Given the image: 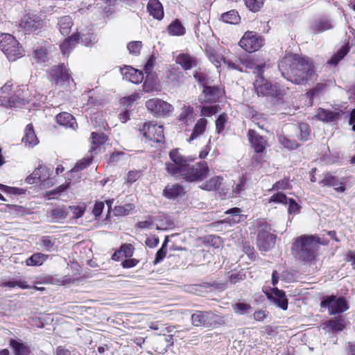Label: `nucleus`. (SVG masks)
Here are the masks:
<instances>
[{"label": "nucleus", "mask_w": 355, "mask_h": 355, "mask_svg": "<svg viewBox=\"0 0 355 355\" xmlns=\"http://www.w3.org/2000/svg\"><path fill=\"white\" fill-rule=\"evenodd\" d=\"M300 129V139L302 141H306L309 139L310 135V129L306 123H301L299 126Z\"/></svg>", "instance_id": "nucleus-53"}, {"label": "nucleus", "mask_w": 355, "mask_h": 355, "mask_svg": "<svg viewBox=\"0 0 355 355\" xmlns=\"http://www.w3.org/2000/svg\"><path fill=\"white\" fill-rule=\"evenodd\" d=\"M80 34L79 40H81V42L85 46H89L91 44H93L96 41V36L93 34L88 33V34Z\"/></svg>", "instance_id": "nucleus-54"}, {"label": "nucleus", "mask_w": 355, "mask_h": 355, "mask_svg": "<svg viewBox=\"0 0 355 355\" xmlns=\"http://www.w3.org/2000/svg\"><path fill=\"white\" fill-rule=\"evenodd\" d=\"M79 33L74 34L71 37L66 39L60 45V49L64 55H68L69 52L76 46V44L79 40Z\"/></svg>", "instance_id": "nucleus-32"}, {"label": "nucleus", "mask_w": 355, "mask_h": 355, "mask_svg": "<svg viewBox=\"0 0 355 355\" xmlns=\"http://www.w3.org/2000/svg\"><path fill=\"white\" fill-rule=\"evenodd\" d=\"M279 141L284 148L290 150L295 149L298 147V144L295 140L289 139L282 135L279 137Z\"/></svg>", "instance_id": "nucleus-45"}, {"label": "nucleus", "mask_w": 355, "mask_h": 355, "mask_svg": "<svg viewBox=\"0 0 355 355\" xmlns=\"http://www.w3.org/2000/svg\"><path fill=\"white\" fill-rule=\"evenodd\" d=\"M106 137L103 134H98L96 132L92 133V147L91 151H95L96 148L106 141Z\"/></svg>", "instance_id": "nucleus-41"}, {"label": "nucleus", "mask_w": 355, "mask_h": 355, "mask_svg": "<svg viewBox=\"0 0 355 355\" xmlns=\"http://www.w3.org/2000/svg\"><path fill=\"white\" fill-rule=\"evenodd\" d=\"M127 48L130 54L138 55L142 48V43L139 41L131 42L128 43Z\"/></svg>", "instance_id": "nucleus-48"}, {"label": "nucleus", "mask_w": 355, "mask_h": 355, "mask_svg": "<svg viewBox=\"0 0 355 355\" xmlns=\"http://www.w3.org/2000/svg\"><path fill=\"white\" fill-rule=\"evenodd\" d=\"M266 65L263 64L256 67V80L254 83V89L259 96H270L279 100L282 96L286 94V90L281 89L279 85H272L271 83L264 79L262 76V73Z\"/></svg>", "instance_id": "nucleus-3"}, {"label": "nucleus", "mask_w": 355, "mask_h": 355, "mask_svg": "<svg viewBox=\"0 0 355 355\" xmlns=\"http://www.w3.org/2000/svg\"><path fill=\"white\" fill-rule=\"evenodd\" d=\"M175 62L184 70H189L198 66L197 59L188 53L179 54L175 58Z\"/></svg>", "instance_id": "nucleus-22"}, {"label": "nucleus", "mask_w": 355, "mask_h": 355, "mask_svg": "<svg viewBox=\"0 0 355 355\" xmlns=\"http://www.w3.org/2000/svg\"><path fill=\"white\" fill-rule=\"evenodd\" d=\"M121 73L124 79L135 84L141 83L144 79L143 72L134 69L130 66H125L123 68H121Z\"/></svg>", "instance_id": "nucleus-17"}, {"label": "nucleus", "mask_w": 355, "mask_h": 355, "mask_svg": "<svg viewBox=\"0 0 355 355\" xmlns=\"http://www.w3.org/2000/svg\"><path fill=\"white\" fill-rule=\"evenodd\" d=\"M340 113L337 112H331L322 108L318 110L315 117L320 121L325 122H333L338 119Z\"/></svg>", "instance_id": "nucleus-31"}, {"label": "nucleus", "mask_w": 355, "mask_h": 355, "mask_svg": "<svg viewBox=\"0 0 355 355\" xmlns=\"http://www.w3.org/2000/svg\"><path fill=\"white\" fill-rule=\"evenodd\" d=\"M42 243L44 250L47 252H52L54 250V241H52L49 236H44L42 239Z\"/></svg>", "instance_id": "nucleus-59"}, {"label": "nucleus", "mask_w": 355, "mask_h": 355, "mask_svg": "<svg viewBox=\"0 0 355 355\" xmlns=\"http://www.w3.org/2000/svg\"><path fill=\"white\" fill-rule=\"evenodd\" d=\"M44 25L41 15L32 12L24 15L19 21V27L28 33L42 29Z\"/></svg>", "instance_id": "nucleus-10"}, {"label": "nucleus", "mask_w": 355, "mask_h": 355, "mask_svg": "<svg viewBox=\"0 0 355 355\" xmlns=\"http://www.w3.org/2000/svg\"><path fill=\"white\" fill-rule=\"evenodd\" d=\"M50 77L55 85L63 86L68 83L71 79L69 69L62 64L58 66H53L49 71Z\"/></svg>", "instance_id": "nucleus-14"}, {"label": "nucleus", "mask_w": 355, "mask_h": 355, "mask_svg": "<svg viewBox=\"0 0 355 355\" xmlns=\"http://www.w3.org/2000/svg\"><path fill=\"white\" fill-rule=\"evenodd\" d=\"M244 1L250 10L257 12L263 6L265 0H244Z\"/></svg>", "instance_id": "nucleus-46"}, {"label": "nucleus", "mask_w": 355, "mask_h": 355, "mask_svg": "<svg viewBox=\"0 0 355 355\" xmlns=\"http://www.w3.org/2000/svg\"><path fill=\"white\" fill-rule=\"evenodd\" d=\"M244 189V180L243 178L239 179V182L236 184L235 187L232 189V196L236 197L241 191Z\"/></svg>", "instance_id": "nucleus-62"}, {"label": "nucleus", "mask_w": 355, "mask_h": 355, "mask_svg": "<svg viewBox=\"0 0 355 355\" xmlns=\"http://www.w3.org/2000/svg\"><path fill=\"white\" fill-rule=\"evenodd\" d=\"M73 24L72 19L69 15L58 18L57 27L60 33L63 35H67L70 33Z\"/></svg>", "instance_id": "nucleus-27"}, {"label": "nucleus", "mask_w": 355, "mask_h": 355, "mask_svg": "<svg viewBox=\"0 0 355 355\" xmlns=\"http://www.w3.org/2000/svg\"><path fill=\"white\" fill-rule=\"evenodd\" d=\"M265 44L264 38L254 31H246L239 44L245 51L253 53L259 50Z\"/></svg>", "instance_id": "nucleus-8"}, {"label": "nucleus", "mask_w": 355, "mask_h": 355, "mask_svg": "<svg viewBox=\"0 0 355 355\" xmlns=\"http://www.w3.org/2000/svg\"><path fill=\"white\" fill-rule=\"evenodd\" d=\"M241 210L238 207H234L227 210L225 214H232V218H227L228 223H236L241 221L242 216L241 215Z\"/></svg>", "instance_id": "nucleus-44"}, {"label": "nucleus", "mask_w": 355, "mask_h": 355, "mask_svg": "<svg viewBox=\"0 0 355 355\" xmlns=\"http://www.w3.org/2000/svg\"><path fill=\"white\" fill-rule=\"evenodd\" d=\"M209 58L216 68L220 67L221 63H224L225 61V59L222 56L214 51L209 53Z\"/></svg>", "instance_id": "nucleus-52"}, {"label": "nucleus", "mask_w": 355, "mask_h": 355, "mask_svg": "<svg viewBox=\"0 0 355 355\" xmlns=\"http://www.w3.org/2000/svg\"><path fill=\"white\" fill-rule=\"evenodd\" d=\"M248 137L252 147L254 149L256 153H261L265 150L267 145L266 139L257 134L254 130H249Z\"/></svg>", "instance_id": "nucleus-18"}, {"label": "nucleus", "mask_w": 355, "mask_h": 355, "mask_svg": "<svg viewBox=\"0 0 355 355\" xmlns=\"http://www.w3.org/2000/svg\"><path fill=\"white\" fill-rule=\"evenodd\" d=\"M207 123L208 121L205 118H201L198 120L193 127V132L190 137L187 139V141L191 142L202 135L207 128Z\"/></svg>", "instance_id": "nucleus-26"}, {"label": "nucleus", "mask_w": 355, "mask_h": 355, "mask_svg": "<svg viewBox=\"0 0 355 355\" xmlns=\"http://www.w3.org/2000/svg\"><path fill=\"white\" fill-rule=\"evenodd\" d=\"M216 318V315L211 311H198L191 315L192 324L196 327H211Z\"/></svg>", "instance_id": "nucleus-15"}, {"label": "nucleus", "mask_w": 355, "mask_h": 355, "mask_svg": "<svg viewBox=\"0 0 355 355\" xmlns=\"http://www.w3.org/2000/svg\"><path fill=\"white\" fill-rule=\"evenodd\" d=\"M22 142L27 146L33 147L38 143V139L35 135L32 124L26 125L25 135L22 138Z\"/></svg>", "instance_id": "nucleus-28"}, {"label": "nucleus", "mask_w": 355, "mask_h": 355, "mask_svg": "<svg viewBox=\"0 0 355 355\" xmlns=\"http://www.w3.org/2000/svg\"><path fill=\"white\" fill-rule=\"evenodd\" d=\"M49 255L35 252L26 260V265L28 266H40L47 260Z\"/></svg>", "instance_id": "nucleus-33"}, {"label": "nucleus", "mask_w": 355, "mask_h": 355, "mask_svg": "<svg viewBox=\"0 0 355 355\" xmlns=\"http://www.w3.org/2000/svg\"><path fill=\"white\" fill-rule=\"evenodd\" d=\"M267 297L282 309L286 310L288 309V300L283 291L277 288H273L271 290V293L267 294Z\"/></svg>", "instance_id": "nucleus-19"}, {"label": "nucleus", "mask_w": 355, "mask_h": 355, "mask_svg": "<svg viewBox=\"0 0 355 355\" xmlns=\"http://www.w3.org/2000/svg\"><path fill=\"white\" fill-rule=\"evenodd\" d=\"M147 9L150 15L153 16L155 19L160 20L163 18V7L158 0H150L148 3Z\"/></svg>", "instance_id": "nucleus-23"}, {"label": "nucleus", "mask_w": 355, "mask_h": 355, "mask_svg": "<svg viewBox=\"0 0 355 355\" xmlns=\"http://www.w3.org/2000/svg\"><path fill=\"white\" fill-rule=\"evenodd\" d=\"M320 238L313 235H302L296 238L293 243L295 257L304 262H311L315 259Z\"/></svg>", "instance_id": "nucleus-2"}, {"label": "nucleus", "mask_w": 355, "mask_h": 355, "mask_svg": "<svg viewBox=\"0 0 355 355\" xmlns=\"http://www.w3.org/2000/svg\"><path fill=\"white\" fill-rule=\"evenodd\" d=\"M10 345L13 349L15 355H28L30 353L28 347L17 340L11 339Z\"/></svg>", "instance_id": "nucleus-37"}, {"label": "nucleus", "mask_w": 355, "mask_h": 355, "mask_svg": "<svg viewBox=\"0 0 355 355\" xmlns=\"http://www.w3.org/2000/svg\"><path fill=\"white\" fill-rule=\"evenodd\" d=\"M168 83L171 84L173 87L180 86L184 83V76L180 71H169L168 74L166 76Z\"/></svg>", "instance_id": "nucleus-35"}, {"label": "nucleus", "mask_w": 355, "mask_h": 355, "mask_svg": "<svg viewBox=\"0 0 355 355\" xmlns=\"http://www.w3.org/2000/svg\"><path fill=\"white\" fill-rule=\"evenodd\" d=\"M209 171V167L205 162H200L191 165L188 162L185 166L182 178L191 182L200 181L207 177Z\"/></svg>", "instance_id": "nucleus-7"}, {"label": "nucleus", "mask_w": 355, "mask_h": 355, "mask_svg": "<svg viewBox=\"0 0 355 355\" xmlns=\"http://www.w3.org/2000/svg\"><path fill=\"white\" fill-rule=\"evenodd\" d=\"M12 89V84L10 82L6 83L1 88V93L2 94L3 100H1V105H3L4 102H8L10 107H17L19 105H24L29 102L30 99L28 98L27 94L21 89H18L15 92V94L11 95Z\"/></svg>", "instance_id": "nucleus-5"}, {"label": "nucleus", "mask_w": 355, "mask_h": 355, "mask_svg": "<svg viewBox=\"0 0 355 355\" xmlns=\"http://www.w3.org/2000/svg\"><path fill=\"white\" fill-rule=\"evenodd\" d=\"M0 49L10 61H15L24 55V49L19 42L10 34L0 35Z\"/></svg>", "instance_id": "nucleus-4"}, {"label": "nucleus", "mask_w": 355, "mask_h": 355, "mask_svg": "<svg viewBox=\"0 0 355 355\" xmlns=\"http://www.w3.org/2000/svg\"><path fill=\"white\" fill-rule=\"evenodd\" d=\"M323 186L335 187L339 184L338 179L332 175H327L321 181Z\"/></svg>", "instance_id": "nucleus-56"}, {"label": "nucleus", "mask_w": 355, "mask_h": 355, "mask_svg": "<svg viewBox=\"0 0 355 355\" xmlns=\"http://www.w3.org/2000/svg\"><path fill=\"white\" fill-rule=\"evenodd\" d=\"M220 19L227 24H237L239 23L241 18L237 11L232 10L223 13L220 16Z\"/></svg>", "instance_id": "nucleus-36"}, {"label": "nucleus", "mask_w": 355, "mask_h": 355, "mask_svg": "<svg viewBox=\"0 0 355 355\" xmlns=\"http://www.w3.org/2000/svg\"><path fill=\"white\" fill-rule=\"evenodd\" d=\"M223 96V90L216 86L204 85L202 99L205 102H214Z\"/></svg>", "instance_id": "nucleus-20"}, {"label": "nucleus", "mask_w": 355, "mask_h": 355, "mask_svg": "<svg viewBox=\"0 0 355 355\" xmlns=\"http://www.w3.org/2000/svg\"><path fill=\"white\" fill-rule=\"evenodd\" d=\"M68 214V207H58L51 211H48V216L51 217L52 221L60 223L67 218Z\"/></svg>", "instance_id": "nucleus-29"}, {"label": "nucleus", "mask_w": 355, "mask_h": 355, "mask_svg": "<svg viewBox=\"0 0 355 355\" xmlns=\"http://www.w3.org/2000/svg\"><path fill=\"white\" fill-rule=\"evenodd\" d=\"M218 105L203 106L201 108V115L204 116H211L216 114L219 111Z\"/></svg>", "instance_id": "nucleus-51"}, {"label": "nucleus", "mask_w": 355, "mask_h": 355, "mask_svg": "<svg viewBox=\"0 0 355 355\" xmlns=\"http://www.w3.org/2000/svg\"><path fill=\"white\" fill-rule=\"evenodd\" d=\"M322 308H327L330 315H336L345 312L349 309L347 301L343 297L335 295L324 297L320 303Z\"/></svg>", "instance_id": "nucleus-11"}, {"label": "nucleus", "mask_w": 355, "mask_h": 355, "mask_svg": "<svg viewBox=\"0 0 355 355\" xmlns=\"http://www.w3.org/2000/svg\"><path fill=\"white\" fill-rule=\"evenodd\" d=\"M141 92H135L129 96L123 97L121 99V104L125 106H130L132 103L137 101L141 97Z\"/></svg>", "instance_id": "nucleus-49"}, {"label": "nucleus", "mask_w": 355, "mask_h": 355, "mask_svg": "<svg viewBox=\"0 0 355 355\" xmlns=\"http://www.w3.org/2000/svg\"><path fill=\"white\" fill-rule=\"evenodd\" d=\"M33 58L37 62H45L48 60V52L45 44L34 50Z\"/></svg>", "instance_id": "nucleus-39"}, {"label": "nucleus", "mask_w": 355, "mask_h": 355, "mask_svg": "<svg viewBox=\"0 0 355 355\" xmlns=\"http://www.w3.org/2000/svg\"><path fill=\"white\" fill-rule=\"evenodd\" d=\"M104 206L105 205H104V203L103 202H96V204L94 206L93 211H92V212H93L94 215L95 216V217H98V216H99L102 214V211L103 210Z\"/></svg>", "instance_id": "nucleus-64"}, {"label": "nucleus", "mask_w": 355, "mask_h": 355, "mask_svg": "<svg viewBox=\"0 0 355 355\" xmlns=\"http://www.w3.org/2000/svg\"><path fill=\"white\" fill-rule=\"evenodd\" d=\"M279 69L286 80L295 84H304L314 74L311 59L297 54L283 58Z\"/></svg>", "instance_id": "nucleus-1"}, {"label": "nucleus", "mask_w": 355, "mask_h": 355, "mask_svg": "<svg viewBox=\"0 0 355 355\" xmlns=\"http://www.w3.org/2000/svg\"><path fill=\"white\" fill-rule=\"evenodd\" d=\"M228 116L225 113H223L218 116L216 121V128L218 134H220L225 128V125L227 121Z\"/></svg>", "instance_id": "nucleus-47"}, {"label": "nucleus", "mask_w": 355, "mask_h": 355, "mask_svg": "<svg viewBox=\"0 0 355 355\" xmlns=\"http://www.w3.org/2000/svg\"><path fill=\"white\" fill-rule=\"evenodd\" d=\"M120 250L123 257H131L134 252V248L131 244H123L121 246Z\"/></svg>", "instance_id": "nucleus-58"}, {"label": "nucleus", "mask_w": 355, "mask_h": 355, "mask_svg": "<svg viewBox=\"0 0 355 355\" xmlns=\"http://www.w3.org/2000/svg\"><path fill=\"white\" fill-rule=\"evenodd\" d=\"M91 163V159L84 158L76 163L73 168L74 171H80L87 168Z\"/></svg>", "instance_id": "nucleus-60"}, {"label": "nucleus", "mask_w": 355, "mask_h": 355, "mask_svg": "<svg viewBox=\"0 0 355 355\" xmlns=\"http://www.w3.org/2000/svg\"><path fill=\"white\" fill-rule=\"evenodd\" d=\"M322 329L336 333L345 329V320L341 317H335L322 324Z\"/></svg>", "instance_id": "nucleus-21"}, {"label": "nucleus", "mask_w": 355, "mask_h": 355, "mask_svg": "<svg viewBox=\"0 0 355 355\" xmlns=\"http://www.w3.org/2000/svg\"><path fill=\"white\" fill-rule=\"evenodd\" d=\"M134 208L135 206L133 204H125L124 205L115 207L114 212L116 216H127L130 214Z\"/></svg>", "instance_id": "nucleus-43"}, {"label": "nucleus", "mask_w": 355, "mask_h": 355, "mask_svg": "<svg viewBox=\"0 0 355 355\" xmlns=\"http://www.w3.org/2000/svg\"><path fill=\"white\" fill-rule=\"evenodd\" d=\"M163 194L169 199H175L184 194V188L178 184L167 185L164 189Z\"/></svg>", "instance_id": "nucleus-25"}, {"label": "nucleus", "mask_w": 355, "mask_h": 355, "mask_svg": "<svg viewBox=\"0 0 355 355\" xmlns=\"http://www.w3.org/2000/svg\"><path fill=\"white\" fill-rule=\"evenodd\" d=\"M141 176V172L139 171H131L128 173L127 182L129 183H133L136 182Z\"/></svg>", "instance_id": "nucleus-61"}, {"label": "nucleus", "mask_w": 355, "mask_h": 355, "mask_svg": "<svg viewBox=\"0 0 355 355\" xmlns=\"http://www.w3.org/2000/svg\"><path fill=\"white\" fill-rule=\"evenodd\" d=\"M139 260L136 259H127L121 263V266L124 268H131L137 266Z\"/></svg>", "instance_id": "nucleus-63"}, {"label": "nucleus", "mask_w": 355, "mask_h": 355, "mask_svg": "<svg viewBox=\"0 0 355 355\" xmlns=\"http://www.w3.org/2000/svg\"><path fill=\"white\" fill-rule=\"evenodd\" d=\"M269 202L281 203L283 205L288 204V212L290 214L295 213L300 209L299 205L293 199L288 198L282 193H277L272 195L270 198Z\"/></svg>", "instance_id": "nucleus-16"}, {"label": "nucleus", "mask_w": 355, "mask_h": 355, "mask_svg": "<svg viewBox=\"0 0 355 355\" xmlns=\"http://www.w3.org/2000/svg\"><path fill=\"white\" fill-rule=\"evenodd\" d=\"M349 52V47L342 46L327 62L328 64L336 65Z\"/></svg>", "instance_id": "nucleus-40"}, {"label": "nucleus", "mask_w": 355, "mask_h": 355, "mask_svg": "<svg viewBox=\"0 0 355 355\" xmlns=\"http://www.w3.org/2000/svg\"><path fill=\"white\" fill-rule=\"evenodd\" d=\"M200 188L207 191H215L222 198L230 196V185L224 182L221 176H214L205 181Z\"/></svg>", "instance_id": "nucleus-9"}, {"label": "nucleus", "mask_w": 355, "mask_h": 355, "mask_svg": "<svg viewBox=\"0 0 355 355\" xmlns=\"http://www.w3.org/2000/svg\"><path fill=\"white\" fill-rule=\"evenodd\" d=\"M147 110L157 116H165L173 111V106L168 102L157 98H151L146 102Z\"/></svg>", "instance_id": "nucleus-12"}, {"label": "nucleus", "mask_w": 355, "mask_h": 355, "mask_svg": "<svg viewBox=\"0 0 355 355\" xmlns=\"http://www.w3.org/2000/svg\"><path fill=\"white\" fill-rule=\"evenodd\" d=\"M193 107L190 106H184L180 115V120L187 122L192 118Z\"/></svg>", "instance_id": "nucleus-50"}, {"label": "nucleus", "mask_w": 355, "mask_h": 355, "mask_svg": "<svg viewBox=\"0 0 355 355\" xmlns=\"http://www.w3.org/2000/svg\"><path fill=\"white\" fill-rule=\"evenodd\" d=\"M168 31L171 35L181 36L185 33V28L179 20L176 19L168 26Z\"/></svg>", "instance_id": "nucleus-38"}, {"label": "nucleus", "mask_w": 355, "mask_h": 355, "mask_svg": "<svg viewBox=\"0 0 355 355\" xmlns=\"http://www.w3.org/2000/svg\"><path fill=\"white\" fill-rule=\"evenodd\" d=\"M143 135L150 141L162 143L164 141V128L153 123H145L141 130Z\"/></svg>", "instance_id": "nucleus-13"}, {"label": "nucleus", "mask_w": 355, "mask_h": 355, "mask_svg": "<svg viewBox=\"0 0 355 355\" xmlns=\"http://www.w3.org/2000/svg\"><path fill=\"white\" fill-rule=\"evenodd\" d=\"M270 231V225L266 222L259 223L257 243L261 251H268L275 246L276 236Z\"/></svg>", "instance_id": "nucleus-6"}, {"label": "nucleus", "mask_w": 355, "mask_h": 355, "mask_svg": "<svg viewBox=\"0 0 355 355\" xmlns=\"http://www.w3.org/2000/svg\"><path fill=\"white\" fill-rule=\"evenodd\" d=\"M184 165L180 164L173 162L166 163V170L168 174L175 177H182L184 171Z\"/></svg>", "instance_id": "nucleus-34"}, {"label": "nucleus", "mask_w": 355, "mask_h": 355, "mask_svg": "<svg viewBox=\"0 0 355 355\" xmlns=\"http://www.w3.org/2000/svg\"><path fill=\"white\" fill-rule=\"evenodd\" d=\"M69 209L72 212V217L74 218L82 217L85 211V208L82 206H70L68 207V210Z\"/></svg>", "instance_id": "nucleus-55"}, {"label": "nucleus", "mask_w": 355, "mask_h": 355, "mask_svg": "<svg viewBox=\"0 0 355 355\" xmlns=\"http://www.w3.org/2000/svg\"><path fill=\"white\" fill-rule=\"evenodd\" d=\"M331 22L327 19H319L315 21L310 26L311 32L318 34L332 28Z\"/></svg>", "instance_id": "nucleus-30"}, {"label": "nucleus", "mask_w": 355, "mask_h": 355, "mask_svg": "<svg viewBox=\"0 0 355 355\" xmlns=\"http://www.w3.org/2000/svg\"><path fill=\"white\" fill-rule=\"evenodd\" d=\"M233 309L235 313L243 315L246 313L251 309V306L248 304L237 303L234 306Z\"/></svg>", "instance_id": "nucleus-57"}, {"label": "nucleus", "mask_w": 355, "mask_h": 355, "mask_svg": "<svg viewBox=\"0 0 355 355\" xmlns=\"http://www.w3.org/2000/svg\"><path fill=\"white\" fill-rule=\"evenodd\" d=\"M169 157L171 162L178 163L182 165L186 166L189 162L188 159L182 155L178 149L171 150L169 153Z\"/></svg>", "instance_id": "nucleus-42"}, {"label": "nucleus", "mask_w": 355, "mask_h": 355, "mask_svg": "<svg viewBox=\"0 0 355 355\" xmlns=\"http://www.w3.org/2000/svg\"><path fill=\"white\" fill-rule=\"evenodd\" d=\"M56 121L60 125L74 130L77 127L75 118L68 112H62L56 116Z\"/></svg>", "instance_id": "nucleus-24"}]
</instances>
